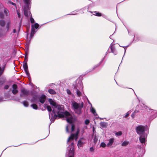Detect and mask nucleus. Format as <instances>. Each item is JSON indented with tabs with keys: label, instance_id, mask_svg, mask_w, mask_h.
Segmentation results:
<instances>
[{
	"label": "nucleus",
	"instance_id": "17",
	"mask_svg": "<svg viewBox=\"0 0 157 157\" xmlns=\"http://www.w3.org/2000/svg\"><path fill=\"white\" fill-rule=\"evenodd\" d=\"M110 48L112 52L115 55H116L117 54V52L116 51L114 47L113 46V45L111 44L110 46Z\"/></svg>",
	"mask_w": 157,
	"mask_h": 157
},
{
	"label": "nucleus",
	"instance_id": "21",
	"mask_svg": "<svg viewBox=\"0 0 157 157\" xmlns=\"http://www.w3.org/2000/svg\"><path fill=\"white\" fill-rule=\"evenodd\" d=\"M45 108H47L49 112H50L52 111V108L49 105H44Z\"/></svg>",
	"mask_w": 157,
	"mask_h": 157
},
{
	"label": "nucleus",
	"instance_id": "26",
	"mask_svg": "<svg viewBox=\"0 0 157 157\" xmlns=\"http://www.w3.org/2000/svg\"><path fill=\"white\" fill-rule=\"evenodd\" d=\"M98 141V139L95 136L94 139V144H96Z\"/></svg>",
	"mask_w": 157,
	"mask_h": 157
},
{
	"label": "nucleus",
	"instance_id": "29",
	"mask_svg": "<svg viewBox=\"0 0 157 157\" xmlns=\"http://www.w3.org/2000/svg\"><path fill=\"white\" fill-rule=\"evenodd\" d=\"M23 104L25 107H27L28 106V103L27 101H24L23 102Z\"/></svg>",
	"mask_w": 157,
	"mask_h": 157
},
{
	"label": "nucleus",
	"instance_id": "15",
	"mask_svg": "<svg viewBox=\"0 0 157 157\" xmlns=\"http://www.w3.org/2000/svg\"><path fill=\"white\" fill-rule=\"evenodd\" d=\"M114 139L113 138H111V139H109V142L107 145V146H108V147L111 146L112 145V144L114 142Z\"/></svg>",
	"mask_w": 157,
	"mask_h": 157
},
{
	"label": "nucleus",
	"instance_id": "24",
	"mask_svg": "<svg viewBox=\"0 0 157 157\" xmlns=\"http://www.w3.org/2000/svg\"><path fill=\"white\" fill-rule=\"evenodd\" d=\"M115 134L116 136H120L122 135V132L121 131H119L117 132H115Z\"/></svg>",
	"mask_w": 157,
	"mask_h": 157
},
{
	"label": "nucleus",
	"instance_id": "35",
	"mask_svg": "<svg viewBox=\"0 0 157 157\" xmlns=\"http://www.w3.org/2000/svg\"><path fill=\"white\" fill-rule=\"evenodd\" d=\"M89 121L88 120H86L85 121V124H86V125H87L89 124Z\"/></svg>",
	"mask_w": 157,
	"mask_h": 157
},
{
	"label": "nucleus",
	"instance_id": "19",
	"mask_svg": "<svg viewBox=\"0 0 157 157\" xmlns=\"http://www.w3.org/2000/svg\"><path fill=\"white\" fill-rule=\"evenodd\" d=\"M6 23L5 21L3 20H0V25L2 27H3L5 26Z\"/></svg>",
	"mask_w": 157,
	"mask_h": 157
},
{
	"label": "nucleus",
	"instance_id": "18",
	"mask_svg": "<svg viewBox=\"0 0 157 157\" xmlns=\"http://www.w3.org/2000/svg\"><path fill=\"white\" fill-rule=\"evenodd\" d=\"M75 89H76V92L77 95L78 97H80L82 95L81 92L77 88L76 86H75L74 87Z\"/></svg>",
	"mask_w": 157,
	"mask_h": 157
},
{
	"label": "nucleus",
	"instance_id": "10",
	"mask_svg": "<svg viewBox=\"0 0 157 157\" xmlns=\"http://www.w3.org/2000/svg\"><path fill=\"white\" fill-rule=\"evenodd\" d=\"M21 93L20 94L21 97L27 95L29 93V91L25 88H22L21 89Z\"/></svg>",
	"mask_w": 157,
	"mask_h": 157
},
{
	"label": "nucleus",
	"instance_id": "42",
	"mask_svg": "<svg viewBox=\"0 0 157 157\" xmlns=\"http://www.w3.org/2000/svg\"><path fill=\"white\" fill-rule=\"evenodd\" d=\"M9 88V86L8 85H6L4 87V88L6 89H7Z\"/></svg>",
	"mask_w": 157,
	"mask_h": 157
},
{
	"label": "nucleus",
	"instance_id": "31",
	"mask_svg": "<svg viewBox=\"0 0 157 157\" xmlns=\"http://www.w3.org/2000/svg\"><path fill=\"white\" fill-rule=\"evenodd\" d=\"M75 128V125L73 124L71 125V131L73 132Z\"/></svg>",
	"mask_w": 157,
	"mask_h": 157
},
{
	"label": "nucleus",
	"instance_id": "49",
	"mask_svg": "<svg viewBox=\"0 0 157 157\" xmlns=\"http://www.w3.org/2000/svg\"><path fill=\"white\" fill-rule=\"evenodd\" d=\"M133 116H134V115H133V114H132V117L133 118L134 117V116H133Z\"/></svg>",
	"mask_w": 157,
	"mask_h": 157
},
{
	"label": "nucleus",
	"instance_id": "11",
	"mask_svg": "<svg viewBox=\"0 0 157 157\" xmlns=\"http://www.w3.org/2000/svg\"><path fill=\"white\" fill-rule=\"evenodd\" d=\"M23 67H24V70L27 75L29 76V73L28 70V65L27 63V61L24 63L23 64Z\"/></svg>",
	"mask_w": 157,
	"mask_h": 157
},
{
	"label": "nucleus",
	"instance_id": "5",
	"mask_svg": "<svg viewBox=\"0 0 157 157\" xmlns=\"http://www.w3.org/2000/svg\"><path fill=\"white\" fill-rule=\"evenodd\" d=\"M79 131L80 129L79 128H77L75 134H72L71 135V136L68 138L67 140V143H69V144H71V143H73L72 141L74 138H75V141H76Z\"/></svg>",
	"mask_w": 157,
	"mask_h": 157
},
{
	"label": "nucleus",
	"instance_id": "47",
	"mask_svg": "<svg viewBox=\"0 0 157 157\" xmlns=\"http://www.w3.org/2000/svg\"><path fill=\"white\" fill-rule=\"evenodd\" d=\"M11 3L12 5H15V3H13V2H11Z\"/></svg>",
	"mask_w": 157,
	"mask_h": 157
},
{
	"label": "nucleus",
	"instance_id": "45",
	"mask_svg": "<svg viewBox=\"0 0 157 157\" xmlns=\"http://www.w3.org/2000/svg\"><path fill=\"white\" fill-rule=\"evenodd\" d=\"M4 81L2 82H0V84L2 85L4 83Z\"/></svg>",
	"mask_w": 157,
	"mask_h": 157
},
{
	"label": "nucleus",
	"instance_id": "38",
	"mask_svg": "<svg viewBox=\"0 0 157 157\" xmlns=\"http://www.w3.org/2000/svg\"><path fill=\"white\" fill-rule=\"evenodd\" d=\"M67 92L69 94H71V91L69 89H67Z\"/></svg>",
	"mask_w": 157,
	"mask_h": 157
},
{
	"label": "nucleus",
	"instance_id": "43",
	"mask_svg": "<svg viewBox=\"0 0 157 157\" xmlns=\"http://www.w3.org/2000/svg\"><path fill=\"white\" fill-rule=\"evenodd\" d=\"M17 15H18V17H20V13H19V12H18V11H17Z\"/></svg>",
	"mask_w": 157,
	"mask_h": 157
},
{
	"label": "nucleus",
	"instance_id": "23",
	"mask_svg": "<svg viewBox=\"0 0 157 157\" xmlns=\"http://www.w3.org/2000/svg\"><path fill=\"white\" fill-rule=\"evenodd\" d=\"M48 92L51 94H54L56 93L55 91L52 89H49L48 90Z\"/></svg>",
	"mask_w": 157,
	"mask_h": 157
},
{
	"label": "nucleus",
	"instance_id": "32",
	"mask_svg": "<svg viewBox=\"0 0 157 157\" xmlns=\"http://www.w3.org/2000/svg\"><path fill=\"white\" fill-rule=\"evenodd\" d=\"M70 127H71V126L70 125H68L67 126L66 128V131H67V132H69L68 129Z\"/></svg>",
	"mask_w": 157,
	"mask_h": 157
},
{
	"label": "nucleus",
	"instance_id": "13",
	"mask_svg": "<svg viewBox=\"0 0 157 157\" xmlns=\"http://www.w3.org/2000/svg\"><path fill=\"white\" fill-rule=\"evenodd\" d=\"M13 90H12V93L14 94H17L18 92V91L17 90V86L16 84H13Z\"/></svg>",
	"mask_w": 157,
	"mask_h": 157
},
{
	"label": "nucleus",
	"instance_id": "46",
	"mask_svg": "<svg viewBox=\"0 0 157 157\" xmlns=\"http://www.w3.org/2000/svg\"><path fill=\"white\" fill-rule=\"evenodd\" d=\"M13 33H15L16 32V30L15 29H14L13 30Z\"/></svg>",
	"mask_w": 157,
	"mask_h": 157
},
{
	"label": "nucleus",
	"instance_id": "37",
	"mask_svg": "<svg viewBox=\"0 0 157 157\" xmlns=\"http://www.w3.org/2000/svg\"><path fill=\"white\" fill-rule=\"evenodd\" d=\"M32 101L34 102H37L36 98H33V99L32 100Z\"/></svg>",
	"mask_w": 157,
	"mask_h": 157
},
{
	"label": "nucleus",
	"instance_id": "36",
	"mask_svg": "<svg viewBox=\"0 0 157 157\" xmlns=\"http://www.w3.org/2000/svg\"><path fill=\"white\" fill-rule=\"evenodd\" d=\"M96 15L98 16H101V14L98 12L96 13Z\"/></svg>",
	"mask_w": 157,
	"mask_h": 157
},
{
	"label": "nucleus",
	"instance_id": "25",
	"mask_svg": "<svg viewBox=\"0 0 157 157\" xmlns=\"http://www.w3.org/2000/svg\"><path fill=\"white\" fill-rule=\"evenodd\" d=\"M31 106L34 109H37V106L36 104H33L31 105Z\"/></svg>",
	"mask_w": 157,
	"mask_h": 157
},
{
	"label": "nucleus",
	"instance_id": "9",
	"mask_svg": "<svg viewBox=\"0 0 157 157\" xmlns=\"http://www.w3.org/2000/svg\"><path fill=\"white\" fill-rule=\"evenodd\" d=\"M86 139L84 137L81 138L78 141L77 145L78 147H82L83 145L85 143V140Z\"/></svg>",
	"mask_w": 157,
	"mask_h": 157
},
{
	"label": "nucleus",
	"instance_id": "2",
	"mask_svg": "<svg viewBox=\"0 0 157 157\" xmlns=\"http://www.w3.org/2000/svg\"><path fill=\"white\" fill-rule=\"evenodd\" d=\"M71 105L75 113L79 114L81 113L82 109L83 107V102L80 104L75 101H73L71 102Z\"/></svg>",
	"mask_w": 157,
	"mask_h": 157
},
{
	"label": "nucleus",
	"instance_id": "41",
	"mask_svg": "<svg viewBox=\"0 0 157 157\" xmlns=\"http://www.w3.org/2000/svg\"><path fill=\"white\" fill-rule=\"evenodd\" d=\"M129 114L128 113V112L125 115V117H128V116H129Z\"/></svg>",
	"mask_w": 157,
	"mask_h": 157
},
{
	"label": "nucleus",
	"instance_id": "33",
	"mask_svg": "<svg viewBox=\"0 0 157 157\" xmlns=\"http://www.w3.org/2000/svg\"><path fill=\"white\" fill-rule=\"evenodd\" d=\"M30 21L32 23H34V20L33 18L32 17H31L30 18Z\"/></svg>",
	"mask_w": 157,
	"mask_h": 157
},
{
	"label": "nucleus",
	"instance_id": "16",
	"mask_svg": "<svg viewBox=\"0 0 157 157\" xmlns=\"http://www.w3.org/2000/svg\"><path fill=\"white\" fill-rule=\"evenodd\" d=\"M11 24V23L10 21H9L7 22L6 25V31H8Z\"/></svg>",
	"mask_w": 157,
	"mask_h": 157
},
{
	"label": "nucleus",
	"instance_id": "1",
	"mask_svg": "<svg viewBox=\"0 0 157 157\" xmlns=\"http://www.w3.org/2000/svg\"><path fill=\"white\" fill-rule=\"evenodd\" d=\"M49 101L50 104L54 107L52 113H50L49 114V118L52 122L54 121L55 119L59 117L60 118L65 117L68 122L70 123H72L74 119L72 116L68 112H64V109L62 105H57L55 102L51 99H49Z\"/></svg>",
	"mask_w": 157,
	"mask_h": 157
},
{
	"label": "nucleus",
	"instance_id": "6",
	"mask_svg": "<svg viewBox=\"0 0 157 157\" xmlns=\"http://www.w3.org/2000/svg\"><path fill=\"white\" fill-rule=\"evenodd\" d=\"M136 131L139 135L145 134V127L142 125H139L136 128Z\"/></svg>",
	"mask_w": 157,
	"mask_h": 157
},
{
	"label": "nucleus",
	"instance_id": "4",
	"mask_svg": "<svg viewBox=\"0 0 157 157\" xmlns=\"http://www.w3.org/2000/svg\"><path fill=\"white\" fill-rule=\"evenodd\" d=\"M67 147V155L68 157H74V143H71Z\"/></svg>",
	"mask_w": 157,
	"mask_h": 157
},
{
	"label": "nucleus",
	"instance_id": "7",
	"mask_svg": "<svg viewBox=\"0 0 157 157\" xmlns=\"http://www.w3.org/2000/svg\"><path fill=\"white\" fill-rule=\"evenodd\" d=\"M139 136V140L140 142L143 145H145V143L146 141L147 134H145Z\"/></svg>",
	"mask_w": 157,
	"mask_h": 157
},
{
	"label": "nucleus",
	"instance_id": "3",
	"mask_svg": "<svg viewBox=\"0 0 157 157\" xmlns=\"http://www.w3.org/2000/svg\"><path fill=\"white\" fill-rule=\"evenodd\" d=\"M24 1L25 4L24 8V14L27 17L29 16H31V13L29 11V5L30 3L31 0H24Z\"/></svg>",
	"mask_w": 157,
	"mask_h": 157
},
{
	"label": "nucleus",
	"instance_id": "27",
	"mask_svg": "<svg viewBox=\"0 0 157 157\" xmlns=\"http://www.w3.org/2000/svg\"><path fill=\"white\" fill-rule=\"evenodd\" d=\"M4 67L2 68L0 67V76L2 75L4 71Z\"/></svg>",
	"mask_w": 157,
	"mask_h": 157
},
{
	"label": "nucleus",
	"instance_id": "22",
	"mask_svg": "<svg viewBox=\"0 0 157 157\" xmlns=\"http://www.w3.org/2000/svg\"><path fill=\"white\" fill-rule=\"evenodd\" d=\"M129 144V142L127 141H124L121 144L122 146H127Z\"/></svg>",
	"mask_w": 157,
	"mask_h": 157
},
{
	"label": "nucleus",
	"instance_id": "34",
	"mask_svg": "<svg viewBox=\"0 0 157 157\" xmlns=\"http://www.w3.org/2000/svg\"><path fill=\"white\" fill-rule=\"evenodd\" d=\"M90 151L91 152H93L94 151V149L93 147H91L90 149Z\"/></svg>",
	"mask_w": 157,
	"mask_h": 157
},
{
	"label": "nucleus",
	"instance_id": "48",
	"mask_svg": "<svg viewBox=\"0 0 157 157\" xmlns=\"http://www.w3.org/2000/svg\"><path fill=\"white\" fill-rule=\"evenodd\" d=\"M26 48H27L26 49V52L28 51V47L27 46L26 47Z\"/></svg>",
	"mask_w": 157,
	"mask_h": 157
},
{
	"label": "nucleus",
	"instance_id": "12",
	"mask_svg": "<svg viewBox=\"0 0 157 157\" xmlns=\"http://www.w3.org/2000/svg\"><path fill=\"white\" fill-rule=\"evenodd\" d=\"M4 14L0 13V17L2 18H3L5 16H7L9 13L8 10L6 9H4Z\"/></svg>",
	"mask_w": 157,
	"mask_h": 157
},
{
	"label": "nucleus",
	"instance_id": "28",
	"mask_svg": "<svg viewBox=\"0 0 157 157\" xmlns=\"http://www.w3.org/2000/svg\"><path fill=\"white\" fill-rule=\"evenodd\" d=\"M106 146V144L104 142L101 143L100 145V146L101 147H102L103 148L105 147Z\"/></svg>",
	"mask_w": 157,
	"mask_h": 157
},
{
	"label": "nucleus",
	"instance_id": "8",
	"mask_svg": "<svg viewBox=\"0 0 157 157\" xmlns=\"http://www.w3.org/2000/svg\"><path fill=\"white\" fill-rule=\"evenodd\" d=\"M31 26L32 29L30 36L31 38H32L36 32L34 28L36 29L38 28L39 27V25L37 23H36L34 25H32Z\"/></svg>",
	"mask_w": 157,
	"mask_h": 157
},
{
	"label": "nucleus",
	"instance_id": "44",
	"mask_svg": "<svg viewBox=\"0 0 157 157\" xmlns=\"http://www.w3.org/2000/svg\"><path fill=\"white\" fill-rule=\"evenodd\" d=\"M120 47H123L124 48V50H125V51H124V52H126V47H122V46H120Z\"/></svg>",
	"mask_w": 157,
	"mask_h": 157
},
{
	"label": "nucleus",
	"instance_id": "40",
	"mask_svg": "<svg viewBox=\"0 0 157 157\" xmlns=\"http://www.w3.org/2000/svg\"><path fill=\"white\" fill-rule=\"evenodd\" d=\"M28 59V57H27V56H25V61H24V62H25L26 61H27V59Z\"/></svg>",
	"mask_w": 157,
	"mask_h": 157
},
{
	"label": "nucleus",
	"instance_id": "39",
	"mask_svg": "<svg viewBox=\"0 0 157 157\" xmlns=\"http://www.w3.org/2000/svg\"><path fill=\"white\" fill-rule=\"evenodd\" d=\"M139 112V111L137 110H135L134 112L132 114H133L134 115L136 113H138Z\"/></svg>",
	"mask_w": 157,
	"mask_h": 157
},
{
	"label": "nucleus",
	"instance_id": "30",
	"mask_svg": "<svg viewBox=\"0 0 157 157\" xmlns=\"http://www.w3.org/2000/svg\"><path fill=\"white\" fill-rule=\"evenodd\" d=\"M100 125L101 126L104 127L106 126V123L104 122H101L100 123Z\"/></svg>",
	"mask_w": 157,
	"mask_h": 157
},
{
	"label": "nucleus",
	"instance_id": "50",
	"mask_svg": "<svg viewBox=\"0 0 157 157\" xmlns=\"http://www.w3.org/2000/svg\"><path fill=\"white\" fill-rule=\"evenodd\" d=\"M93 131H94V128H93Z\"/></svg>",
	"mask_w": 157,
	"mask_h": 157
},
{
	"label": "nucleus",
	"instance_id": "14",
	"mask_svg": "<svg viewBox=\"0 0 157 157\" xmlns=\"http://www.w3.org/2000/svg\"><path fill=\"white\" fill-rule=\"evenodd\" d=\"M46 96L45 95H42L39 98L40 101L42 103H44L45 101Z\"/></svg>",
	"mask_w": 157,
	"mask_h": 157
},
{
	"label": "nucleus",
	"instance_id": "20",
	"mask_svg": "<svg viewBox=\"0 0 157 157\" xmlns=\"http://www.w3.org/2000/svg\"><path fill=\"white\" fill-rule=\"evenodd\" d=\"M90 110L91 112L93 113L95 116H97V114L96 111L94 108L92 107L90 109Z\"/></svg>",
	"mask_w": 157,
	"mask_h": 157
}]
</instances>
